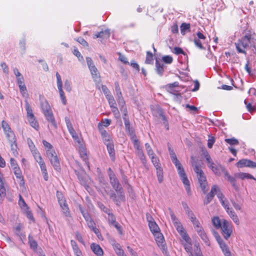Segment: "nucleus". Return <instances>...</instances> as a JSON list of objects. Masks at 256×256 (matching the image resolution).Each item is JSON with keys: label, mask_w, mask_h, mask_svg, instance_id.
Segmentation results:
<instances>
[{"label": "nucleus", "mask_w": 256, "mask_h": 256, "mask_svg": "<svg viewBox=\"0 0 256 256\" xmlns=\"http://www.w3.org/2000/svg\"><path fill=\"white\" fill-rule=\"evenodd\" d=\"M223 174L224 175V179L228 180L230 184L236 191L238 192L240 190V188L236 183V177L235 176H233L230 175L226 170H224V172Z\"/></svg>", "instance_id": "4468645a"}, {"label": "nucleus", "mask_w": 256, "mask_h": 256, "mask_svg": "<svg viewBox=\"0 0 256 256\" xmlns=\"http://www.w3.org/2000/svg\"><path fill=\"white\" fill-rule=\"evenodd\" d=\"M145 147L147 154L149 156H150L154 154L150 146L148 143H146L145 144Z\"/></svg>", "instance_id": "13d9d810"}, {"label": "nucleus", "mask_w": 256, "mask_h": 256, "mask_svg": "<svg viewBox=\"0 0 256 256\" xmlns=\"http://www.w3.org/2000/svg\"><path fill=\"white\" fill-rule=\"evenodd\" d=\"M150 157L155 168L161 166L160 164V163L159 158L157 156H155L154 154Z\"/></svg>", "instance_id": "a19ab883"}, {"label": "nucleus", "mask_w": 256, "mask_h": 256, "mask_svg": "<svg viewBox=\"0 0 256 256\" xmlns=\"http://www.w3.org/2000/svg\"><path fill=\"white\" fill-rule=\"evenodd\" d=\"M110 30L108 29H106L104 30H102L97 34H94V38H108L110 36Z\"/></svg>", "instance_id": "f3484780"}, {"label": "nucleus", "mask_w": 256, "mask_h": 256, "mask_svg": "<svg viewBox=\"0 0 256 256\" xmlns=\"http://www.w3.org/2000/svg\"><path fill=\"white\" fill-rule=\"evenodd\" d=\"M172 52L176 54H182L186 56V52L182 50V48L179 47H174L173 49Z\"/></svg>", "instance_id": "4d7b16f0"}, {"label": "nucleus", "mask_w": 256, "mask_h": 256, "mask_svg": "<svg viewBox=\"0 0 256 256\" xmlns=\"http://www.w3.org/2000/svg\"><path fill=\"white\" fill-rule=\"evenodd\" d=\"M108 173L110 178V182L112 186L117 192V194H118V198L120 200H124V196L123 194L122 188L116 178V174L110 168L108 169Z\"/></svg>", "instance_id": "39448f33"}, {"label": "nucleus", "mask_w": 256, "mask_h": 256, "mask_svg": "<svg viewBox=\"0 0 256 256\" xmlns=\"http://www.w3.org/2000/svg\"><path fill=\"white\" fill-rule=\"evenodd\" d=\"M148 226L150 231L154 234L160 232V228L156 222L149 221Z\"/></svg>", "instance_id": "b1692460"}, {"label": "nucleus", "mask_w": 256, "mask_h": 256, "mask_svg": "<svg viewBox=\"0 0 256 256\" xmlns=\"http://www.w3.org/2000/svg\"><path fill=\"white\" fill-rule=\"evenodd\" d=\"M156 67L157 74L160 76H162L164 72V64L156 60Z\"/></svg>", "instance_id": "a878e982"}, {"label": "nucleus", "mask_w": 256, "mask_h": 256, "mask_svg": "<svg viewBox=\"0 0 256 256\" xmlns=\"http://www.w3.org/2000/svg\"><path fill=\"white\" fill-rule=\"evenodd\" d=\"M153 62V56L151 52L148 51L146 52V56L145 62L147 64H152Z\"/></svg>", "instance_id": "49530a36"}, {"label": "nucleus", "mask_w": 256, "mask_h": 256, "mask_svg": "<svg viewBox=\"0 0 256 256\" xmlns=\"http://www.w3.org/2000/svg\"><path fill=\"white\" fill-rule=\"evenodd\" d=\"M68 132L70 133V134H71V136H72L74 140L76 142L80 144V139L79 138L78 134H76V131L74 130V128H71L70 130H69Z\"/></svg>", "instance_id": "79ce46f5"}, {"label": "nucleus", "mask_w": 256, "mask_h": 256, "mask_svg": "<svg viewBox=\"0 0 256 256\" xmlns=\"http://www.w3.org/2000/svg\"><path fill=\"white\" fill-rule=\"evenodd\" d=\"M2 128L4 132H6L11 130V128H10V126L4 120L2 121Z\"/></svg>", "instance_id": "338daca9"}, {"label": "nucleus", "mask_w": 256, "mask_h": 256, "mask_svg": "<svg viewBox=\"0 0 256 256\" xmlns=\"http://www.w3.org/2000/svg\"><path fill=\"white\" fill-rule=\"evenodd\" d=\"M236 48L240 53L246 54V50H256V34L251 30H246L242 38L235 43Z\"/></svg>", "instance_id": "f257e3e1"}, {"label": "nucleus", "mask_w": 256, "mask_h": 256, "mask_svg": "<svg viewBox=\"0 0 256 256\" xmlns=\"http://www.w3.org/2000/svg\"><path fill=\"white\" fill-rule=\"evenodd\" d=\"M28 239L30 248L34 250H36L38 247L37 242L34 239L30 234L28 236Z\"/></svg>", "instance_id": "c9c22d12"}, {"label": "nucleus", "mask_w": 256, "mask_h": 256, "mask_svg": "<svg viewBox=\"0 0 256 256\" xmlns=\"http://www.w3.org/2000/svg\"><path fill=\"white\" fill-rule=\"evenodd\" d=\"M226 212L236 225L240 224V220L232 208L230 209L228 211Z\"/></svg>", "instance_id": "412c9836"}, {"label": "nucleus", "mask_w": 256, "mask_h": 256, "mask_svg": "<svg viewBox=\"0 0 256 256\" xmlns=\"http://www.w3.org/2000/svg\"><path fill=\"white\" fill-rule=\"evenodd\" d=\"M180 236H182V239L186 242H188L190 241V238L188 236L186 232V230H184L182 232H180L179 234Z\"/></svg>", "instance_id": "3c124183"}, {"label": "nucleus", "mask_w": 256, "mask_h": 256, "mask_svg": "<svg viewBox=\"0 0 256 256\" xmlns=\"http://www.w3.org/2000/svg\"><path fill=\"white\" fill-rule=\"evenodd\" d=\"M236 167L242 168L248 167L249 168H256V162L248 159L243 158L239 160L236 164Z\"/></svg>", "instance_id": "ddd939ff"}, {"label": "nucleus", "mask_w": 256, "mask_h": 256, "mask_svg": "<svg viewBox=\"0 0 256 256\" xmlns=\"http://www.w3.org/2000/svg\"><path fill=\"white\" fill-rule=\"evenodd\" d=\"M60 205L62 209V212L64 214V216L67 217L70 216V212L69 210L68 206L66 204V202L63 203V204H60Z\"/></svg>", "instance_id": "4c0bfd02"}, {"label": "nucleus", "mask_w": 256, "mask_h": 256, "mask_svg": "<svg viewBox=\"0 0 256 256\" xmlns=\"http://www.w3.org/2000/svg\"><path fill=\"white\" fill-rule=\"evenodd\" d=\"M174 165L177 168L178 174L184 186V188L188 194L190 196L192 194V192L190 188V182L187 178L183 166L180 162Z\"/></svg>", "instance_id": "0eeeda50"}, {"label": "nucleus", "mask_w": 256, "mask_h": 256, "mask_svg": "<svg viewBox=\"0 0 256 256\" xmlns=\"http://www.w3.org/2000/svg\"><path fill=\"white\" fill-rule=\"evenodd\" d=\"M132 142L134 148L136 150V152L138 151V150H142V147L140 145V141L136 138H135L133 140H132Z\"/></svg>", "instance_id": "de8ad7c7"}, {"label": "nucleus", "mask_w": 256, "mask_h": 256, "mask_svg": "<svg viewBox=\"0 0 256 256\" xmlns=\"http://www.w3.org/2000/svg\"><path fill=\"white\" fill-rule=\"evenodd\" d=\"M112 246L116 253L118 256L123 255V254L124 253V251L122 249L119 244L114 242Z\"/></svg>", "instance_id": "c756f323"}, {"label": "nucleus", "mask_w": 256, "mask_h": 256, "mask_svg": "<svg viewBox=\"0 0 256 256\" xmlns=\"http://www.w3.org/2000/svg\"><path fill=\"white\" fill-rule=\"evenodd\" d=\"M42 144L46 148V156L51 164L56 170L58 171L60 169V161L52 146L46 140H42Z\"/></svg>", "instance_id": "20e7f679"}, {"label": "nucleus", "mask_w": 256, "mask_h": 256, "mask_svg": "<svg viewBox=\"0 0 256 256\" xmlns=\"http://www.w3.org/2000/svg\"><path fill=\"white\" fill-rule=\"evenodd\" d=\"M112 111L114 115V116L116 118H120V114L119 110L116 106L113 107L111 108Z\"/></svg>", "instance_id": "0e129e2a"}, {"label": "nucleus", "mask_w": 256, "mask_h": 256, "mask_svg": "<svg viewBox=\"0 0 256 256\" xmlns=\"http://www.w3.org/2000/svg\"><path fill=\"white\" fill-rule=\"evenodd\" d=\"M162 61L168 64H170L172 62L173 58L170 56H165L162 58Z\"/></svg>", "instance_id": "680f3d73"}, {"label": "nucleus", "mask_w": 256, "mask_h": 256, "mask_svg": "<svg viewBox=\"0 0 256 256\" xmlns=\"http://www.w3.org/2000/svg\"><path fill=\"white\" fill-rule=\"evenodd\" d=\"M224 238L228 240L232 233V223L226 220L222 221V226L220 228Z\"/></svg>", "instance_id": "9d476101"}, {"label": "nucleus", "mask_w": 256, "mask_h": 256, "mask_svg": "<svg viewBox=\"0 0 256 256\" xmlns=\"http://www.w3.org/2000/svg\"><path fill=\"white\" fill-rule=\"evenodd\" d=\"M212 222L214 226L216 228L219 229L222 226V222H221L220 218L218 216H214Z\"/></svg>", "instance_id": "7c9ffc66"}, {"label": "nucleus", "mask_w": 256, "mask_h": 256, "mask_svg": "<svg viewBox=\"0 0 256 256\" xmlns=\"http://www.w3.org/2000/svg\"><path fill=\"white\" fill-rule=\"evenodd\" d=\"M196 232H197L198 234V235L201 238L204 242L206 246H210V242L209 240V239H208L206 232L204 230V228H202L198 230H197Z\"/></svg>", "instance_id": "a211bd4d"}, {"label": "nucleus", "mask_w": 256, "mask_h": 256, "mask_svg": "<svg viewBox=\"0 0 256 256\" xmlns=\"http://www.w3.org/2000/svg\"><path fill=\"white\" fill-rule=\"evenodd\" d=\"M86 60L94 80V82L98 81L100 76L98 69L94 66L92 59L90 57H87Z\"/></svg>", "instance_id": "9b49d317"}, {"label": "nucleus", "mask_w": 256, "mask_h": 256, "mask_svg": "<svg viewBox=\"0 0 256 256\" xmlns=\"http://www.w3.org/2000/svg\"><path fill=\"white\" fill-rule=\"evenodd\" d=\"M106 146L107 150L110 156L112 161L115 160V150L114 149V144L113 143L108 144Z\"/></svg>", "instance_id": "4be33fe9"}, {"label": "nucleus", "mask_w": 256, "mask_h": 256, "mask_svg": "<svg viewBox=\"0 0 256 256\" xmlns=\"http://www.w3.org/2000/svg\"><path fill=\"white\" fill-rule=\"evenodd\" d=\"M168 210L170 211V218L174 226H175L178 224H180V222L175 216L172 210L170 208H169Z\"/></svg>", "instance_id": "58836bf2"}, {"label": "nucleus", "mask_w": 256, "mask_h": 256, "mask_svg": "<svg viewBox=\"0 0 256 256\" xmlns=\"http://www.w3.org/2000/svg\"><path fill=\"white\" fill-rule=\"evenodd\" d=\"M136 153L140 159L141 162L144 164V166H146V160L142 150H138V151L136 152Z\"/></svg>", "instance_id": "c85d7f7f"}, {"label": "nucleus", "mask_w": 256, "mask_h": 256, "mask_svg": "<svg viewBox=\"0 0 256 256\" xmlns=\"http://www.w3.org/2000/svg\"><path fill=\"white\" fill-rule=\"evenodd\" d=\"M80 157L82 158L84 162L90 168L89 163L88 162V156L86 152V150L84 148H81L80 150Z\"/></svg>", "instance_id": "393cba45"}, {"label": "nucleus", "mask_w": 256, "mask_h": 256, "mask_svg": "<svg viewBox=\"0 0 256 256\" xmlns=\"http://www.w3.org/2000/svg\"><path fill=\"white\" fill-rule=\"evenodd\" d=\"M19 200H18V204L20 206V208L23 210H28V206L24 202V200L22 198L21 195H20L19 196Z\"/></svg>", "instance_id": "c03bdc74"}, {"label": "nucleus", "mask_w": 256, "mask_h": 256, "mask_svg": "<svg viewBox=\"0 0 256 256\" xmlns=\"http://www.w3.org/2000/svg\"><path fill=\"white\" fill-rule=\"evenodd\" d=\"M178 82H174L172 84H169L166 86V87L168 88V90L171 92L172 93V90L174 88L178 87Z\"/></svg>", "instance_id": "6e6d98bb"}, {"label": "nucleus", "mask_w": 256, "mask_h": 256, "mask_svg": "<svg viewBox=\"0 0 256 256\" xmlns=\"http://www.w3.org/2000/svg\"><path fill=\"white\" fill-rule=\"evenodd\" d=\"M192 246L191 240L188 242H186L184 244V249L189 254V256H203L198 244H196L194 245V250Z\"/></svg>", "instance_id": "6e6552de"}, {"label": "nucleus", "mask_w": 256, "mask_h": 256, "mask_svg": "<svg viewBox=\"0 0 256 256\" xmlns=\"http://www.w3.org/2000/svg\"><path fill=\"white\" fill-rule=\"evenodd\" d=\"M235 176L242 180L244 179H252L256 180V178L251 174L246 172H240L236 173Z\"/></svg>", "instance_id": "aec40b11"}, {"label": "nucleus", "mask_w": 256, "mask_h": 256, "mask_svg": "<svg viewBox=\"0 0 256 256\" xmlns=\"http://www.w3.org/2000/svg\"><path fill=\"white\" fill-rule=\"evenodd\" d=\"M28 120L30 125L36 130H38L39 126L37 120L35 116H34L32 118L30 117L28 118Z\"/></svg>", "instance_id": "cd10ccee"}, {"label": "nucleus", "mask_w": 256, "mask_h": 256, "mask_svg": "<svg viewBox=\"0 0 256 256\" xmlns=\"http://www.w3.org/2000/svg\"><path fill=\"white\" fill-rule=\"evenodd\" d=\"M158 181L161 183L163 181V170L161 166L156 168Z\"/></svg>", "instance_id": "e433bc0d"}, {"label": "nucleus", "mask_w": 256, "mask_h": 256, "mask_svg": "<svg viewBox=\"0 0 256 256\" xmlns=\"http://www.w3.org/2000/svg\"><path fill=\"white\" fill-rule=\"evenodd\" d=\"M225 141L230 145H237L239 143L238 140L234 138H226Z\"/></svg>", "instance_id": "bf43d9fd"}, {"label": "nucleus", "mask_w": 256, "mask_h": 256, "mask_svg": "<svg viewBox=\"0 0 256 256\" xmlns=\"http://www.w3.org/2000/svg\"><path fill=\"white\" fill-rule=\"evenodd\" d=\"M115 90L116 95V100L120 107L121 110L124 108V115H126L127 110L126 108H124L125 105V102L122 97V93L119 86L118 82H114Z\"/></svg>", "instance_id": "1a4fd4ad"}, {"label": "nucleus", "mask_w": 256, "mask_h": 256, "mask_svg": "<svg viewBox=\"0 0 256 256\" xmlns=\"http://www.w3.org/2000/svg\"><path fill=\"white\" fill-rule=\"evenodd\" d=\"M90 248L96 256H102L103 255V250L100 245L95 243H92L90 245Z\"/></svg>", "instance_id": "6ab92c4d"}, {"label": "nucleus", "mask_w": 256, "mask_h": 256, "mask_svg": "<svg viewBox=\"0 0 256 256\" xmlns=\"http://www.w3.org/2000/svg\"><path fill=\"white\" fill-rule=\"evenodd\" d=\"M56 196L60 204H63V203L66 202V200H64L62 194L57 192Z\"/></svg>", "instance_id": "e2e57ef3"}, {"label": "nucleus", "mask_w": 256, "mask_h": 256, "mask_svg": "<svg viewBox=\"0 0 256 256\" xmlns=\"http://www.w3.org/2000/svg\"><path fill=\"white\" fill-rule=\"evenodd\" d=\"M169 152L170 158H172V162L175 164L180 162V161L177 159L176 154L172 150H171L170 148H169Z\"/></svg>", "instance_id": "37998d69"}, {"label": "nucleus", "mask_w": 256, "mask_h": 256, "mask_svg": "<svg viewBox=\"0 0 256 256\" xmlns=\"http://www.w3.org/2000/svg\"><path fill=\"white\" fill-rule=\"evenodd\" d=\"M56 78L57 86L60 98L63 104L66 105V100L64 96V92L62 90V82L61 79V76L58 72H56Z\"/></svg>", "instance_id": "f8f14e48"}, {"label": "nucleus", "mask_w": 256, "mask_h": 256, "mask_svg": "<svg viewBox=\"0 0 256 256\" xmlns=\"http://www.w3.org/2000/svg\"><path fill=\"white\" fill-rule=\"evenodd\" d=\"M204 157L207 162L208 166L217 176L224 174L226 169L220 164H217L214 162L210 155L208 152L204 154Z\"/></svg>", "instance_id": "423d86ee"}, {"label": "nucleus", "mask_w": 256, "mask_h": 256, "mask_svg": "<svg viewBox=\"0 0 256 256\" xmlns=\"http://www.w3.org/2000/svg\"><path fill=\"white\" fill-rule=\"evenodd\" d=\"M18 87L20 88V90L22 96H24L25 94H27L26 92V88L24 83L18 84Z\"/></svg>", "instance_id": "864d4df0"}, {"label": "nucleus", "mask_w": 256, "mask_h": 256, "mask_svg": "<svg viewBox=\"0 0 256 256\" xmlns=\"http://www.w3.org/2000/svg\"><path fill=\"white\" fill-rule=\"evenodd\" d=\"M190 24L182 23L180 26V32L182 35H184L186 32L190 31Z\"/></svg>", "instance_id": "f704fd0d"}, {"label": "nucleus", "mask_w": 256, "mask_h": 256, "mask_svg": "<svg viewBox=\"0 0 256 256\" xmlns=\"http://www.w3.org/2000/svg\"><path fill=\"white\" fill-rule=\"evenodd\" d=\"M80 210L86 222H88L92 219L89 214L84 211L82 208L80 207Z\"/></svg>", "instance_id": "603ef678"}, {"label": "nucleus", "mask_w": 256, "mask_h": 256, "mask_svg": "<svg viewBox=\"0 0 256 256\" xmlns=\"http://www.w3.org/2000/svg\"><path fill=\"white\" fill-rule=\"evenodd\" d=\"M0 67L2 69L4 73L8 76L9 75V69L6 63L5 62H2L0 63Z\"/></svg>", "instance_id": "09e8293b"}, {"label": "nucleus", "mask_w": 256, "mask_h": 256, "mask_svg": "<svg viewBox=\"0 0 256 256\" xmlns=\"http://www.w3.org/2000/svg\"><path fill=\"white\" fill-rule=\"evenodd\" d=\"M218 190V187L216 185H214L212 187L210 192L206 195V198L204 201V205H207L212 200L215 194H216Z\"/></svg>", "instance_id": "dca6fc26"}, {"label": "nucleus", "mask_w": 256, "mask_h": 256, "mask_svg": "<svg viewBox=\"0 0 256 256\" xmlns=\"http://www.w3.org/2000/svg\"><path fill=\"white\" fill-rule=\"evenodd\" d=\"M25 106L26 111L27 118L30 117L32 118V116H34V114L33 113L32 107L27 100L25 101Z\"/></svg>", "instance_id": "2f4dec72"}, {"label": "nucleus", "mask_w": 256, "mask_h": 256, "mask_svg": "<svg viewBox=\"0 0 256 256\" xmlns=\"http://www.w3.org/2000/svg\"><path fill=\"white\" fill-rule=\"evenodd\" d=\"M4 132L7 138L10 142L12 143L16 142L15 134L12 130Z\"/></svg>", "instance_id": "72a5a7b5"}, {"label": "nucleus", "mask_w": 256, "mask_h": 256, "mask_svg": "<svg viewBox=\"0 0 256 256\" xmlns=\"http://www.w3.org/2000/svg\"><path fill=\"white\" fill-rule=\"evenodd\" d=\"M156 237V240L158 246H162L164 243V238L162 234L160 232H158L154 234Z\"/></svg>", "instance_id": "473e14b6"}, {"label": "nucleus", "mask_w": 256, "mask_h": 256, "mask_svg": "<svg viewBox=\"0 0 256 256\" xmlns=\"http://www.w3.org/2000/svg\"><path fill=\"white\" fill-rule=\"evenodd\" d=\"M191 159L192 160V165L194 172L196 174L200 187L203 192L206 194L208 190V184L205 174L202 170L200 166L198 164L197 160H195L193 156L191 158Z\"/></svg>", "instance_id": "f03ea898"}, {"label": "nucleus", "mask_w": 256, "mask_h": 256, "mask_svg": "<svg viewBox=\"0 0 256 256\" xmlns=\"http://www.w3.org/2000/svg\"><path fill=\"white\" fill-rule=\"evenodd\" d=\"M101 88L106 98L111 95L110 91L106 86L102 84Z\"/></svg>", "instance_id": "052dcab7"}, {"label": "nucleus", "mask_w": 256, "mask_h": 256, "mask_svg": "<svg viewBox=\"0 0 256 256\" xmlns=\"http://www.w3.org/2000/svg\"><path fill=\"white\" fill-rule=\"evenodd\" d=\"M98 128L100 131L104 143L107 145L108 144L113 143L112 136L102 128V126L100 123L98 124Z\"/></svg>", "instance_id": "2eb2a0df"}, {"label": "nucleus", "mask_w": 256, "mask_h": 256, "mask_svg": "<svg viewBox=\"0 0 256 256\" xmlns=\"http://www.w3.org/2000/svg\"><path fill=\"white\" fill-rule=\"evenodd\" d=\"M14 172L16 176V178L20 180V184H24V178L22 175V171L20 170V168H14Z\"/></svg>", "instance_id": "5701e85b"}, {"label": "nucleus", "mask_w": 256, "mask_h": 256, "mask_svg": "<svg viewBox=\"0 0 256 256\" xmlns=\"http://www.w3.org/2000/svg\"><path fill=\"white\" fill-rule=\"evenodd\" d=\"M64 86L67 92H70L72 90L70 82L68 80L64 81Z\"/></svg>", "instance_id": "69168bd1"}, {"label": "nucleus", "mask_w": 256, "mask_h": 256, "mask_svg": "<svg viewBox=\"0 0 256 256\" xmlns=\"http://www.w3.org/2000/svg\"><path fill=\"white\" fill-rule=\"evenodd\" d=\"M106 98L107 99L110 108L116 106V101L114 99V96L112 94L106 97Z\"/></svg>", "instance_id": "a18cd8bd"}, {"label": "nucleus", "mask_w": 256, "mask_h": 256, "mask_svg": "<svg viewBox=\"0 0 256 256\" xmlns=\"http://www.w3.org/2000/svg\"><path fill=\"white\" fill-rule=\"evenodd\" d=\"M32 152L36 162H38V163H42V162L44 161L40 152L37 150H33V151Z\"/></svg>", "instance_id": "ea45409f"}, {"label": "nucleus", "mask_w": 256, "mask_h": 256, "mask_svg": "<svg viewBox=\"0 0 256 256\" xmlns=\"http://www.w3.org/2000/svg\"><path fill=\"white\" fill-rule=\"evenodd\" d=\"M40 100L41 110L46 120L51 124V126L54 129L57 128V124L48 102L43 96H40Z\"/></svg>", "instance_id": "7ed1b4c3"}, {"label": "nucleus", "mask_w": 256, "mask_h": 256, "mask_svg": "<svg viewBox=\"0 0 256 256\" xmlns=\"http://www.w3.org/2000/svg\"><path fill=\"white\" fill-rule=\"evenodd\" d=\"M108 214V221L110 224L112 225V224L116 222L114 216L111 212Z\"/></svg>", "instance_id": "5fc2aeb1"}, {"label": "nucleus", "mask_w": 256, "mask_h": 256, "mask_svg": "<svg viewBox=\"0 0 256 256\" xmlns=\"http://www.w3.org/2000/svg\"><path fill=\"white\" fill-rule=\"evenodd\" d=\"M6 196V188L2 180V174L0 173V198H4Z\"/></svg>", "instance_id": "bb28decb"}, {"label": "nucleus", "mask_w": 256, "mask_h": 256, "mask_svg": "<svg viewBox=\"0 0 256 256\" xmlns=\"http://www.w3.org/2000/svg\"><path fill=\"white\" fill-rule=\"evenodd\" d=\"M194 42L195 46L200 50L205 49L202 44L201 40H199L198 38H194Z\"/></svg>", "instance_id": "8fccbe9b"}, {"label": "nucleus", "mask_w": 256, "mask_h": 256, "mask_svg": "<svg viewBox=\"0 0 256 256\" xmlns=\"http://www.w3.org/2000/svg\"><path fill=\"white\" fill-rule=\"evenodd\" d=\"M222 206L224 208L226 212L228 211L230 209L229 207V204L228 201L225 199L222 201H221L220 202Z\"/></svg>", "instance_id": "774afa93"}]
</instances>
